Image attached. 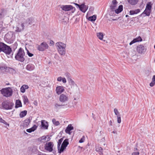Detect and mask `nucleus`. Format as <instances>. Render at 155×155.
Masks as SVG:
<instances>
[{
  "mask_svg": "<svg viewBox=\"0 0 155 155\" xmlns=\"http://www.w3.org/2000/svg\"><path fill=\"white\" fill-rule=\"evenodd\" d=\"M25 54V53L24 50L22 48H20L15 55V58L16 60L21 62H23L25 60V58L24 57Z\"/></svg>",
  "mask_w": 155,
  "mask_h": 155,
  "instance_id": "obj_1",
  "label": "nucleus"
},
{
  "mask_svg": "<svg viewBox=\"0 0 155 155\" xmlns=\"http://www.w3.org/2000/svg\"><path fill=\"white\" fill-rule=\"evenodd\" d=\"M3 52L5 54L9 55L12 52L10 47L3 42H0V52Z\"/></svg>",
  "mask_w": 155,
  "mask_h": 155,
  "instance_id": "obj_2",
  "label": "nucleus"
},
{
  "mask_svg": "<svg viewBox=\"0 0 155 155\" xmlns=\"http://www.w3.org/2000/svg\"><path fill=\"white\" fill-rule=\"evenodd\" d=\"M14 105L13 103L8 101H5L2 103V107L3 109L6 110L12 109Z\"/></svg>",
  "mask_w": 155,
  "mask_h": 155,
  "instance_id": "obj_3",
  "label": "nucleus"
},
{
  "mask_svg": "<svg viewBox=\"0 0 155 155\" xmlns=\"http://www.w3.org/2000/svg\"><path fill=\"white\" fill-rule=\"evenodd\" d=\"M12 89L9 87L3 88L1 90V93L4 96L6 97H8L12 96Z\"/></svg>",
  "mask_w": 155,
  "mask_h": 155,
  "instance_id": "obj_4",
  "label": "nucleus"
},
{
  "mask_svg": "<svg viewBox=\"0 0 155 155\" xmlns=\"http://www.w3.org/2000/svg\"><path fill=\"white\" fill-rule=\"evenodd\" d=\"M14 35L12 32H9L5 35V39L7 41L11 43L14 40Z\"/></svg>",
  "mask_w": 155,
  "mask_h": 155,
  "instance_id": "obj_5",
  "label": "nucleus"
},
{
  "mask_svg": "<svg viewBox=\"0 0 155 155\" xmlns=\"http://www.w3.org/2000/svg\"><path fill=\"white\" fill-rule=\"evenodd\" d=\"M48 46L47 43L45 42L42 43L39 45H38L37 49L40 51H43L48 48Z\"/></svg>",
  "mask_w": 155,
  "mask_h": 155,
  "instance_id": "obj_6",
  "label": "nucleus"
},
{
  "mask_svg": "<svg viewBox=\"0 0 155 155\" xmlns=\"http://www.w3.org/2000/svg\"><path fill=\"white\" fill-rule=\"evenodd\" d=\"M54 146L53 143L49 142L46 143L45 145V150L49 152H52L53 150V148Z\"/></svg>",
  "mask_w": 155,
  "mask_h": 155,
  "instance_id": "obj_7",
  "label": "nucleus"
},
{
  "mask_svg": "<svg viewBox=\"0 0 155 155\" xmlns=\"http://www.w3.org/2000/svg\"><path fill=\"white\" fill-rule=\"evenodd\" d=\"M68 98L69 97L68 94H61L59 96V99L60 102H65L68 101Z\"/></svg>",
  "mask_w": 155,
  "mask_h": 155,
  "instance_id": "obj_8",
  "label": "nucleus"
},
{
  "mask_svg": "<svg viewBox=\"0 0 155 155\" xmlns=\"http://www.w3.org/2000/svg\"><path fill=\"white\" fill-rule=\"evenodd\" d=\"M25 23L23 22L20 25H18L16 28L15 31L19 32L24 30L25 27Z\"/></svg>",
  "mask_w": 155,
  "mask_h": 155,
  "instance_id": "obj_9",
  "label": "nucleus"
},
{
  "mask_svg": "<svg viewBox=\"0 0 155 155\" xmlns=\"http://www.w3.org/2000/svg\"><path fill=\"white\" fill-rule=\"evenodd\" d=\"M64 91V87L63 86H58L56 88V91L58 94H61Z\"/></svg>",
  "mask_w": 155,
  "mask_h": 155,
  "instance_id": "obj_10",
  "label": "nucleus"
},
{
  "mask_svg": "<svg viewBox=\"0 0 155 155\" xmlns=\"http://www.w3.org/2000/svg\"><path fill=\"white\" fill-rule=\"evenodd\" d=\"M34 22V19L33 18H30L27 19L24 22L25 23V25H27V26L29 25H31Z\"/></svg>",
  "mask_w": 155,
  "mask_h": 155,
  "instance_id": "obj_11",
  "label": "nucleus"
},
{
  "mask_svg": "<svg viewBox=\"0 0 155 155\" xmlns=\"http://www.w3.org/2000/svg\"><path fill=\"white\" fill-rule=\"evenodd\" d=\"M137 50L138 52L140 53H142L146 51V50L144 48V46L142 45L138 46L137 48Z\"/></svg>",
  "mask_w": 155,
  "mask_h": 155,
  "instance_id": "obj_12",
  "label": "nucleus"
},
{
  "mask_svg": "<svg viewBox=\"0 0 155 155\" xmlns=\"http://www.w3.org/2000/svg\"><path fill=\"white\" fill-rule=\"evenodd\" d=\"M61 8L65 11H68L72 9L73 7L71 5H62L61 6Z\"/></svg>",
  "mask_w": 155,
  "mask_h": 155,
  "instance_id": "obj_13",
  "label": "nucleus"
},
{
  "mask_svg": "<svg viewBox=\"0 0 155 155\" xmlns=\"http://www.w3.org/2000/svg\"><path fill=\"white\" fill-rule=\"evenodd\" d=\"M79 8L81 11L84 13L88 9V6L85 5L84 3H83L80 5Z\"/></svg>",
  "mask_w": 155,
  "mask_h": 155,
  "instance_id": "obj_14",
  "label": "nucleus"
},
{
  "mask_svg": "<svg viewBox=\"0 0 155 155\" xmlns=\"http://www.w3.org/2000/svg\"><path fill=\"white\" fill-rule=\"evenodd\" d=\"M56 45L57 47V49L60 48H65L66 47V45L61 42H57Z\"/></svg>",
  "mask_w": 155,
  "mask_h": 155,
  "instance_id": "obj_15",
  "label": "nucleus"
},
{
  "mask_svg": "<svg viewBox=\"0 0 155 155\" xmlns=\"http://www.w3.org/2000/svg\"><path fill=\"white\" fill-rule=\"evenodd\" d=\"M73 127L72 126L71 124H70L68 125L67 127H66L65 130V132L66 133L70 135L71 134V132H70V131L73 130Z\"/></svg>",
  "mask_w": 155,
  "mask_h": 155,
  "instance_id": "obj_16",
  "label": "nucleus"
},
{
  "mask_svg": "<svg viewBox=\"0 0 155 155\" xmlns=\"http://www.w3.org/2000/svg\"><path fill=\"white\" fill-rule=\"evenodd\" d=\"M142 40L140 37L139 36L138 38L134 39L130 43V45H131L137 42L141 41Z\"/></svg>",
  "mask_w": 155,
  "mask_h": 155,
  "instance_id": "obj_17",
  "label": "nucleus"
},
{
  "mask_svg": "<svg viewBox=\"0 0 155 155\" xmlns=\"http://www.w3.org/2000/svg\"><path fill=\"white\" fill-rule=\"evenodd\" d=\"M41 126L42 127L45 129H48V125L47 122L45 120H42L41 121Z\"/></svg>",
  "mask_w": 155,
  "mask_h": 155,
  "instance_id": "obj_18",
  "label": "nucleus"
},
{
  "mask_svg": "<svg viewBox=\"0 0 155 155\" xmlns=\"http://www.w3.org/2000/svg\"><path fill=\"white\" fill-rule=\"evenodd\" d=\"M35 68L34 65L29 64H28L26 67V69L28 71H31L33 70Z\"/></svg>",
  "mask_w": 155,
  "mask_h": 155,
  "instance_id": "obj_19",
  "label": "nucleus"
},
{
  "mask_svg": "<svg viewBox=\"0 0 155 155\" xmlns=\"http://www.w3.org/2000/svg\"><path fill=\"white\" fill-rule=\"evenodd\" d=\"M37 126L36 125H34L33 127L31 128L26 130L27 132L30 133L34 131L37 128Z\"/></svg>",
  "mask_w": 155,
  "mask_h": 155,
  "instance_id": "obj_20",
  "label": "nucleus"
},
{
  "mask_svg": "<svg viewBox=\"0 0 155 155\" xmlns=\"http://www.w3.org/2000/svg\"><path fill=\"white\" fill-rule=\"evenodd\" d=\"M64 105L58 104V103H56L54 105V109L57 111H58L59 109L61 108Z\"/></svg>",
  "mask_w": 155,
  "mask_h": 155,
  "instance_id": "obj_21",
  "label": "nucleus"
},
{
  "mask_svg": "<svg viewBox=\"0 0 155 155\" xmlns=\"http://www.w3.org/2000/svg\"><path fill=\"white\" fill-rule=\"evenodd\" d=\"M128 2L131 5H136L138 2L139 0H127Z\"/></svg>",
  "mask_w": 155,
  "mask_h": 155,
  "instance_id": "obj_22",
  "label": "nucleus"
},
{
  "mask_svg": "<svg viewBox=\"0 0 155 155\" xmlns=\"http://www.w3.org/2000/svg\"><path fill=\"white\" fill-rule=\"evenodd\" d=\"M38 140L39 141L42 142H45L48 141V140H46V137L45 136H43L40 137L38 138Z\"/></svg>",
  "mask_w": 155,
  "mask_h": 155,
  "instance_id": "obj_23",
  "label": "nucleus"
},
{
  "mask_svg": "<svg viewBox=\"0 0 155 155\" xmlns=\"http://www.w3.org/2000/svg\"><path fill=\"white\" fill-rule=\"evenodd\" d=\"M29 88V87L27 85H23L20 88V91L21 92L24 93L25 92V89Z\"/></svg>",
  "mask_w": 155,
  "mask_h": 155,
  "instance_id": "obj_24",
  "label": "nucleus"
},
{
  "mask_svg": "<svg viewBox=\"0 0 155 155\" xmlns=\"http://www.w3.org/2000/svg\"><path fill=\"white\" fill-rule=\"evenodd\" d=\"M58 51L60 54L64 55L65 53V48H60L58 49Z\"/></svg>",
  "mask_w": 155,
  "mask_h": 155,
  "instance_id": "obj_25",
  "label": "nucleus"
},
{
  "mask_svg": "<svg viewBox=\"0 0 155 155\" xmlns=\"http://www.w3.org/2000/svg\"><path fill=\"white\" fill-rule=\"evenodd\" d=\"M96 150L99 152L100 155L103 154V149L102 148L99 146H97L96 147Z\"/></svg>",
  "mask_w": 155,
  "mask_h": 155,
  "instance_id": "obj_26",
  "label": "nucleus"
},
{
  "mask_svg": "<svg viewBox=\"0 0 155 155\" xmlns=\"http://www.w3.org/2000/svg\"><path fill=\"white\" fill-rule=\"evenodd\" d=\"M22 107V104L20 101L17 100L16 101L15 107L16 108Z\"/></svg>",
  "mask_w": 155,
  "mask_h": 155,
  "instance_id": "obj_27",
  "label": "nucleus"
},
{
  "mask_svg": "<svg viewBox=\"0 0 155 155\" xmlns=\"http://www.w3.org/2000/svg\"><path fill=\"white\" fill-rule=\"evenodd\" d=\"M123 6L122 5H121L119 6L118 8L115 10V13L117 14H118L120 13L123 10Z\"/></svg>",
  "mask_w": 155,
  "mask_h": 155,
  "instance_id": "obj_28",
  "label": "nucleus"
},
{
  "mask_svg": "<svg viewBox=\"0 0 155 155\" xmlns=\"http://www.w3.org/2000/svg\"><path fill=\"white\" fill-rule=\"evenodd\" d=\"M57 81H62L64 83H66L67 82L66 79L64 78H62L61 77H58L57 79Z\"/></svg>",
  "mask_w": 155,
  "mask_h": 155,
  "instance_id": "obj_29",
  "label": "nucleus"
},
{
  "mask_svg": "<svg viewBox=\"0 0 155 155\" xmlns=\"http://www.w3.org/2000/svg\"><path fill=\"white\" fill-rule=\"evenodd\" d=\"M68 144V139H66L63 142L62 145L64 146V147H66Z\"/></svg>",
  "mask_w": 155,
  "mask_h": 155,
  "instance_id": "obj_30",
  "label": "nucleus"
},
{
  "mask_svg": "<svg viewBox=\"0 0 155 155\" xmlns=\"http://www.w3.org/2000/svg\"><path fill=\"white\" fill-rule=\"evenodd\" d=\"M6 72L13 73L15 72V71L12 68L7 67L6 69Z\"/></svg>",
  "mask_w": 155,
  "mask_h": 155,
  "instance_id": "obj_31",
  "label": "nucleus"
},
{
  "mask_svg": "<svg viewBox=\"0 0 155 155\" xmlns=\"http://www.w3.org/2000/svg\"><path fill=\"white\" fill-rule=\"evenodd\" d=\"M134 152L132 153V155H139V150L137 148V146L135 148H134Z\"/></svg>",
  "mask_w": 155,
  "mask_h": 155,
  "instance_id": "obj_32",
  "label": "nucleus"
},
{
  "mask_svg": "<svg viewBox=\"0 0 155 155\" xmlns=\"http://www.w3.org/2000/svg\"><path fill=\"white\" fill-rule=\"evenodd\" d=\"M151 12V10L145 9L144 11L141 14H145L147 16H149L150 15Z\"/></svg>",
  "mask_w": 155,
  "mask_h": 155,
  "instance_id": "obj_33",
  "label": "nucleus"
},
{
  "mask_svg": "<svg viewBox=\"0 0 155 155\" xmlns=\"http://www.w3.org/2000/svg\"><path fill=\"white\" fill-rule=\"evenodd\" d=\"M7 68L5 65H4L3 66H0V71L4 73L5 72H6V69Z\"/></svg>",
  "mask_w": 155,
  "mask_h": 155,
  "instance_id": "obj_34",
  "label": "nucleus"
},
{
  "mask_svg": "<svg viewBox=\"0 0 155 155\" xmlns=\"http://www.w3.org/2000/svg\"><path fill=\"white\" fill-rule=\"evenodd\" d=\"M27 111L26 110H24L21 112L20 114V116L21 117H25L27 114Z\"/></svg>",
  "mask_w": 155,
  "mask_h": 155,
  "instance_id": "obj_35",
  "label": "nucleus"
},
{
  "mask_svg": "<svg viewBox=\"0 0 155 155\" xmlns=\"http://www.w3.org/2000/svg\"><path fill=\"white\" fill-rule=\"evenodd\" d=\"M96 16L95 15H94L92 16L89 17L88 19L89 21H95L96 20Z\"/></svg>",
  "mask_w": 155,
  "mask_h": 155,
  "instance_id": "obj_36",
  "label": "nucleus"
},
{
  "mask_svg": "<svg viewBox=\"0 0 155 155\" xmlns=\"http://www.w3.org/2000/svg\"><path fill=\"white\" fill-rule=\"evenodd\" d=\"M30 123V120L29 119H25L24 122V125L25 126H28L29 124Z\"/></svg>",
  "mask_w": 155,
  "mask_h": 155,
  "instance_id": "obj_37",
  "label": "nucleus"
},
{
  "mask_svg": "<svg viewBox=\"0 0 155 155\" xmlns=\"http://www.w3.org/2000/svg\"><path fill=\"white\" fill-rule=\"evenodd\" d=\"M5 11L4 9H2L0 12V18H3L5 15Z\"/></svg>",
  "mask_w": 155,
  "mask_h": 155,
  "instance_id": "obj_38",
  "label": "nucleus"
},
{
  "mask_svg": "<svg viewBox=\"0 0 155 155\" xmlns=\"http://www.w3.org/2000/svg\"><path fill=\"white\" fill-rule=\"evenodd\" d=\"M97 37L100 40L103 39V35L102 33L99 32L97 34Z\"/></svg>",
  "mask_w": 155,
  "mask_h": 155,
  "instance_id": "obj_39",
  "label": "nucleus"
},
{
  "mask_svg": "<svg viewBox=\"0 0 155 155\" xmlns=\"http://www.w3.org/2000/svg\"><path fill=\"white\" fill-rule=\"evenodd\" d=\"M66 148V147H64V146L61 145V148H59V149H58V152L59 153H61L64 151V149Z\"/></svg>",
  "mask_w": 155,
  "mask_h": 155,
  "instance_id": "obj_40",
  "label": "nucleus"
},
{
  "mask_svg": "<svg viewBox=\"0 0 155 155\" xmlns=\"http://www.w3.org/2000/svg\"><path fill=\"white\" fill-rule=\"evenodd\" d=\"M151 8L152 6L151 3L150 2H149L147 4L145 9L151 10Z\"/></svg>",
  "mask_w": 155,
  "mask_h": 155,
  "instance_id": "obj_41",
  "label": "nucleus"
},
{
  "mask_svg": "<svg viewBox=\"0 0 155 155\" xmlns=\"http://www.w3.org/2000/svg\"><path fill=\"white\" fill-rule=\"evenodd\" d=\"M23 97L24 104H26V103H28V100L27 96H23Z\"/></svg>",
  "mask_w": 155,
  "mask_h": 155,
  "instance_id": "obj_42",
  "label": "nucleus"
},
{
  "mask_svg": "<svg viewBox=\"0 0 155 155\" xmlns=\"http://www.w3.org/2000/svg\"><path fill=\"white\" fill-rule=\"evenodd\" d=\"M52 122L53 124L56 126H58L60 124L59 122L58 121H56V120L55 119H52Z\"/></svg>",
  "mask_w": 155,
  "mask_h": 155,
  "instance_id": "obj_43",
  "label": "nucleus"
},
{
  "mask_svg": "<svg viewBox=\"0 0 155 155\" xmlns=\"http://www.w3.org/2000/svg\"><path fill=\"white\" fill-rule=\"evenodd\" d=\"M114 112L115 113V114L117 116V117L120 116V115L117 109L115 108L114 109Z\"/></svg>",
  "mask_w": 155,
  "mask_h": 155,
  "instance_id": "obj_44",
  "label": "nucleus"
},
{
  "mask_svg": "<svg viewBox=\"0 0 155 155\" xmlns=\"http://www.w3.org/2000/svg\"><path fill=\"white\" fill-rule=\"evenodd\" d=\"M63 140V138H61L59 140L58 143V149L60 148V145Z\"/></svg>",
  "mask_w": 155,
  "mask_h": 155,
  "instance_id": "obj_45",
  "label": "nucleus"
},
{
  "mask_svg": "<svg viewBox=\"0 0 155 155\" xmlns=\"http://www.w3.org/2000/svg\"><path fill=\"white\" fill-rule=\"evenodd\" d=\"M116 5H111L110 6V8L112 11L115 10L116 8Z\"/></svg>",
  "mask_w": 155,
  "mask_h": 155,
  "instance_id": "obj_46",
  "label": "nucleus"
},
{
  "mask_svg": "<svg viewBox=\"0 0 155 155\" xmlns=\"http://www.w3.org/2000/svg\"><path fill=\"white\" fill-rule=\"evenodd\" d=\"M68 81H69V83L73 85V86H74V81L72 79H71V78H69V79H68Z\"/></svg>",
  "mask_w": 155,
  "mask_h": 155,
  "instance_id": "obj_47",
  "label": "nucleus"
},
{
  "mask_svg": "<svg viewBox=\"0 0 155 155\" xmlns=\"http://www.w3.org/2000/svg\"><path fill=\"white\" fill-rule=\"evenodd\" d=\"M0 122L3 123L6 125H7L8 123L4 120H3L2 118H0Z\"/></svg>",
  "mask_w": 155,
  "mask_h": 155,
  "instance_id": "obj_48",
  "label": "nucleus"
},
{
  "mask_svg": "<svg viewBox=\"0 0 155 155\" xmlns=\"http://www.w3.org/2000/svg\"><path fill=\"white\" fill-rule=\"evenodd\" d=\"M85 140V137L83 136L82 138L79 140L80 143H82Z\"/></svg>",
  "mask_w": 155,
  "mask_h": 155,
  "instance_id": "obj_49",
  "label": "nucleus"
},
{
  "mask_svg": "<svg viewBox=\"0 0 155 155\" xmlns=\"http://www.w3.org/2000/svg\"><path fill=\"white\" fill-rule=\"evenodd\" d=\"M117 117V121L118 123H120L121 122L120 116H118Z\"/></svg>",
  "mask_w": 155,
  "mask_h": 155,
  "instance_id": "obj_50",
  "label": "nucleus"
},
{
  "mask_svg": "<svg viewBox=\"0 0 155 155\" xmlns=\"http://www.w3.org/2000/svg\"><path fill=\"white\" fill-rule=\"evenodd\" d=\"M27 53L28 56L30 57H31L33 55V54L32 53H30L28 50H27Z\"/></svg>",
  "mask_w": 155,
  "mask_h": 155,
  "instance_id": "obj_51",
  "label": "nucleus"
},
{
  "mask_svg": "<svg viewBox=\"0 0 155 155\" xmlns=\"http://www.w3.org/2000/svg\"><path fill=\"white\" fill-rule=\"evenodd\" d=\"M112 5H116L117 3V2L116 0H113L112 1Z\"/></svg>",
  "mask_w": 155,
  "mask_h": 155,
  "instance_id": "obj_52",
  "label": "nucleus"
},
{
  "mask_svg": "<svg viewBox=\"0 0 155 155\" xmlns=\"http://www.w3.org/2000/svg\"><path fill=\"white\" fill-rule=\"evenodd\" d=\"M134 11L135 14H137L140 12V9H136Z\"/></svg>",
  "mask_w": 155,
  "mask_h": 155,
  "instance_id": "obj_53",
  "label": "nucleus"
},
{
  "mask_svg": "<svg viewBox=\"0 0 155 155\" xmlns=\"http://www.w3.org/2000/svg\"><path fill=\"white\" fill-rule=\"evenodd\" d=\"M155 84V82H153L152 81L150 84V86L152 87Z\"/></svg>",
  "mask_w": 155,
  "mask_h": 155,
  "instance_id": "obj_54",
  "label": "nucleus"
},
{
  "mask_svg": "<svg viewBox=\"0 0 155 155\" xmlns=\"http://www.w3.org/2000/svg\"><path fill=\"white\" fill-rule=\"evenodd\" d=\"M130 15H133L135 14V13L134 12V11L133 10H130Z\"/></svg>",
  "mask_w": 155,
  "mask_h": 155,
  "instance_id": "obj_55",
  "label": "nucleus"
},
{
  "mask_svg": "<svg viewBox=\"0 0 155 155\" xmlns=\"http://www.w3.org/2000/svg\"><path fill=\"white\" fill-rule=\"evenodd\" d=\"M152 80V81L155 82V75H154L153 76Z\"/></svg>",
  "mask_w": 155,
  "mask_h": 155,
  "instance_id": "obj_56",
  "label": "nucleus"
},
{
  "mask_svg": "<svg viewBox=\"0 0 155 155\" xmlns=\"http://www.w3.org/2000/svg\"><path fill=\"white\" fill-rule=\"evenodd\" d=\"M151 110H152V111L153 112H154L155 111V108H154V107L152 106L151 107Z\"/></svg>",
  "mask_w": 155,
  "mask_h": 155,
  "instance_id": "obj_57",
  "label": "nucleus"
},
{
  "mask_svg": "<svg viewBox=\"0 0 155 155\" xmlns=\"http://www.w3.org/2000/svg\"><path fill=\"white\" fill-rule=\"evenodd\" d=\"M75 5L78 6V7L79 8L80 5H79V4H77V3H74Z\"/></svg>",
  "mask_w": 155,
  "mask_h": 155,
  "instance_id": "obj_58",
  "label": "nucleus"
},
{
  "mask_svg": "<svg viewBox=\"0 0 155 155\" xmlns=\"http://www.w3.org/2000/svg\"><path fill=\"white\" fill-rule=\"evenodd\" d=\"M109 124H110V125L112 126V121L111 120H110L109 121Z\"/></svg>",
  "mask_w": 155,
  "mask_h": 155,
  "instance_id": "obj_59",
  "label": "nucleus"
},
{
  "mask_svg": "<svg viewBox=\"0 0 155 155\" xmlns=\"http://www.w3.org/2000/svg\"><path fill=\"white\" fill-rule=\"evenodd\" d=\"M112 133L113 134H117V131H114Z\"/></svg>",
  "mask_w": 155,
  "mask_h": 155,
  "instance_id": "obj_60",
  "label": "nucleus"
},
{
  "mask_svg": "<svg viewBox=\"0 0 155 155\" xmlns=\"http://www.w3.org/2000/svg\"><path fill=\"white\" fill-rule=\"evenodd\" d=\"M50 43L52 45H53V44H54V42L53 41H51Z\"/></svg>",
  "mask_w": 155,
  "mask_h": 155,
  "instance_id": "obj_61",
  "label": "nucleus"
},
{
  "mask_svg": "<svg viewBox=\"0 0 155 155\" xmlns=\"http://www.w3.org/2000/svg\"><path fill=\"white\" fill-rule=\"evenodd\" d=\"M92 116H93V118L94 119H95V118L94 117V115L92 113Z\"/></svg>",
  "mask_w": 155,
  "mask_h": 155,
  "instance_id": "obj_62",
  "label": "nucleus"
},
{
  "mask_svg": "<svg viewBox=\"0 0 155 155\" xmlns=\"http://www.w3.org/2000/svg\"><path fill=\"white\" fill-rule=\"evenodd\" d=\"M117 19H112V20L113 21H115V20H116Z\"/></svg>",
  "mask_w": 155,
  "mask_h": 155,
  "instance_id": "obj_63",
  "label": "nucleus"
},
{
  "mask_svg": "<svg viewBox=\"0 0 155 155\" xmlns=\"http://www.w3.org/2000/svg\"><path fill=\"white\" fill-rule=\"evenodd\" d=\"M129 16L127 15H126V17H128Z\"/></svg>",
  "mask_w": 155,
  "mask_h": 155,
  "instance_id": "obj_64",
  "label": "nucleus"
}]
</instances>
